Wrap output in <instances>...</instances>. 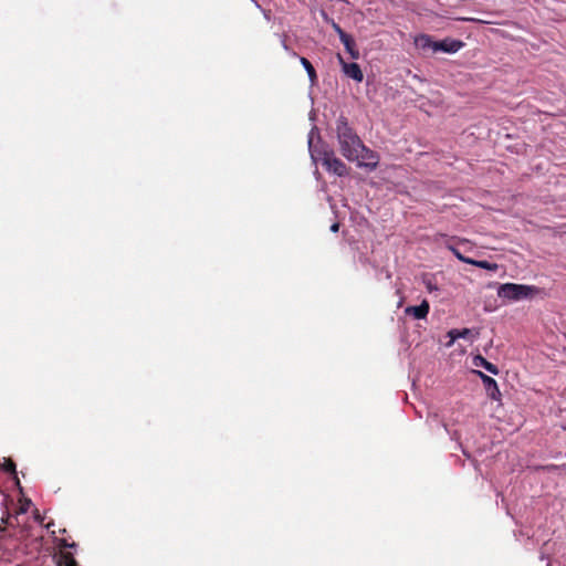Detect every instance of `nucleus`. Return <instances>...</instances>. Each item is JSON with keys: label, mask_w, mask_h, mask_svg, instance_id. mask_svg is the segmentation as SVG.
<instances>
[{"label": "nucleus", "mask_w": 566, "mask_h": 566, "mask_svg": "<svg viewBox=\"0 0 566 566\" xmlns=\"http://www.w3.org/2000/svg\"><path fill=\"white\" fill-rule=\"evenodd\" d=\"M335 132L342 155L349 161L356 160L357 149L361 148L363 142L345 116L336 119Z\"/></svg>", "instance_id": "f257e3e1"}, {"label": "nucleus", "mask_w": 566, "mask_h": 566, "mask_svg": "<svg viewBox=\"0 0 566 566\" xmlns=\"http://www.w3.org/2000/svg\"><path fill=\"white\" fill-rule=\"evenodd\" d=\"M316 132V127H313L308 135V150L314 161L319 160L325 169L338 177H345L349 174V168L344 161L335 156L334 150L328 149L325 146H314L313 138Z\"/></svg>", "instance_id": "f03ea898"}, {"label": "nucleus", "mask_w": 566, "mask_h": 566, "mask_svg": "<svg viewBox=\"0 0 566 566\" xmlns=\"http://www.w3.org/2000/svg\"><path fill=\"white\" fill-rule=\"evenodd\" d=\"M539 292V289L533 285L504 283L497 287V296L509 301H521L532 298Z\"/></svg>", "instance_id": "7ed1b4c3"}, {"label": "nucleus", "mask_w": 566, "mask_h": 566, "mask_svg": "<svg viewBox=\"0 0 566 566\" xmlns=\"http://www.w3.org/2000/svg\"><path fill=\"white\" fill-rule=\"evenodd\" d=\"M357 155L355 161H357L358 167H366L370 170L376 169L379 157L374 150L367 148L364 143L361 144V148L357 149Z\"/></svg>", "instance_id": "20e7f679"}, {"label": "nucleus", "mask_w": 566, "mask_h": 566, "mask_svg": "<svg viewBox=\"0 0 566 566\" xmlns=\"http://www.w3.org/2000/svg\"><path fill=\"white\" fill-rule=\"evenodd\" d=\"M337 59L342 66V71L347 77H350L358 83L364 80L363 71L356 62L348 63L340 54H337Z\"/></svg>", "instance_id": "39448f33"}, {"label": "nucleus", "mask_w": 566, "mask_h": 566, "mask_svg": "<svg viewBox=\"0 0 566 566\" xmlns=\"http://www.w3.org/2000/svg\"><path fill=\"white\" fill-rule=\"evenodd\" d=\"M473 373L481 378L488 396L492 400H499L501 397V392H500L496 381L492 377L483 374L480 370H473Z\"/></svg>", "instance_id": "423d86ee"}, {"label": "nucleus", "mask_w": 566, "mask_h": 566, "mask_svg": "<svg viewBox=\"0 0 566 566\" xmlns=\"http://www.w3.org/2000/svg\"><path fill=\"white\" fill-rule=\"evenodd\" d=\"M463 45H464V43L462 41L454 40V39H444L441 41H436V43L433 44V52L441 51V52H446V53H455Z\"/></svg>", "instance_id": "0eeeda50"}, {"label": "nucleus", "mask_w": 566, "mask_h": 566, "mask_svg": "<svg viewBox=\"0 0 566 566\" xmlns=\"http://www.w3.org/2000/svg\"><path fill=\"white\" fill-rule=\"evenodd\" d=\"M430 310L429 302L423 300L418 306H408L405 310V314L412 316L415 319H423L427 317Z\"/></svg>", "instance_id": "6e6552de"}, {"label": "nucleus", "mask_w": 566, "mask_h": 566, "mask_svg": "<svg viewBox=\"0 0 566 566\" xmlns=\"http://www.w3.org/2000/svg\"><path fill=\"white\" fill-rule=\"evenodd\" d=\"M340 42L344 44L345 50L350 55L353 60H357L360 56V53L357 49L356 42L352 35L347 34L346 36H342Z\"/></svg>", "instance_id": "1a4fd4ad"}, {"label": "nucleus", "mask_w": 566, "mask_h": 566, "mask_svg": "<svg viewBox=\"0 0 566 566\" xmlns=\"http://www.w3.org/2000/svg\"><path fill=\"white\" fill-rule=\"evenodd\" d=\"M473 365L484 368L492 375H497L500 373L499 368L494 364L486 360L482 355H476L473 357Z\"/></svg>", "instance_id": "9d476101"}, {"label": "nucleus", "mask_w": 566, "mask_h": 566, "mask_svg": "<svg viewBox=\"0 0 566 566\" xmlns=\"http://www.w3.org/2000/svg\"><path fill=\"white\" fill-rule=\"evenodd\" d=\"M300 61L301 64L304 66L311 83L315 84L317 81V74L312 63L306 57H301Z\"/></svg>", "instance_id": "9b49d317"}, {"label": "nucleus", "mask_w": 566, "mask_h": 566, "mask_svg": "<svg viewBox=\"0 0 566 566\" xmlns=\"http://www.w3.org/2000/svg\"><path fill=\"white\" fill-rule=\"evenodd\" d=\"M448 336L451 338V343L458 338H469L472 336V331L470 328L463 329H451L448 332Z\"/></svg>", "instance_id": "f8f14e48"}, {"label": "nucleus", "mask_w": 566, "mask_h": 566, "mask_svg": "<svg viewBox=\"0 0 566 566\" xmlns=\"http://www.w3.org/2000/svg\"><path fill=\"white\" fill-rule=\"evenodd\" d=\"M436 41L431 39V36L427 34L420 35L418 39H416V44L421 48L422 50H432L433 51V44Z\"/></svg>", "instance_id": "ddd939ff"}, {"label": "nucleus", "mask_w": 566, "mask_h": 566, "mask_svg": "<svg viewBox=\"0 0 566 566\" xmlns=\"http://www.w3.org/2000/svg\"><path fill=\"white\" fill-rule=\"evenodd\" d=\"M57 566H77V563L71 553H61L57 558Z\"/></svg>", "instance_id": "4468645a"}, {"label": "nucleus", "mask_w": 566, "mask_h": 566, "mask_svg": "<svg viewBox=\"0 0 566 566\" xmlns=\"http://www.w3.org/2000/svg\"><path fill=\"white\" fill-rule=\"evenodd\" d=\"M468 264H472L478 268L490 270V271H496L499 268V265L496 263H491L485 260L476 261V260L471 259V261H468Z\"/></svg>", "instance_id": "2eb2a0df"}, {"label": "nucleus", "mask_w": 566, "mask_h": 566, "mask_svg": "<svg viewBox=\"0 0 566 566\" xmlns=\"http://www.w3.org/2000/svg\"><path fill=\"white\" fill-rule=\"evenodd\" d=\"M449 249L451 250V252L454 254V256H455L458 260H460V261H462V262H464V263H468V261H471V259H470V258L464 256V255L460 252L459 248H457V247H452V245H449Z\"/></svg>", "instance_id": "dca6fc26"}, {"label": "nucleus", "mask_w": 566, "mask_h": 566, "mask_svg": "<svg viewBox=\"0 0 566 566\" xmlns=\"http://www.w3.org/2000/svg\"><path fill=\"white\" fill-rule=\"evenodd\" d=\"M3 470H4L6 472L12 473V474H14V475L17 474L15 463H14L12 460H10V459H8V460H6V461H4V463H3Z\"/></svg>", "instance_id": "f3484780"}, {"label": "nucleus", "mask_w": 566, "mask_h": 566, "mask_svg": "<svg viewBox=\"0 0 566 566\" xmlns=\"http://www.w3.org/2000/svg\"><path fill=\"white\" fill-rule=\"evenodd\" d=\"M30 505H31V500L25 499V500L21 503L20 507L17 510L15 514H17V515L25 514V513L28 512V510H29Z\"/></svg>", "instance_id": "a211bd4d"}, {"label": "nucleus", "mask_w": 566, "mask_h": 566, "mask_svg": "<svg viewBox=\"0 0 566 566\" xmlns=\"http://www.w3.org/2000/svg\"><path fill=\"white\" fill-rule=\"evenodd\" d=\"M332 23V28L335 30V32L338 34L339 36V40L342 39V36H346L347 33L339 27L338 23H336L334 20L331 21Z\"/></svg>", "instance_id": "6ab92c4d"}, {"label": "nucleus", "mask_w": 566, "mask_h": 566, "mask_svg": "<svg viewBox=\"0 0 566 566\" xmlns=\"http://www.w3.org/2000/svg\"><path fill=\"white\" fill-rule=\"evenodd\" d=\"M10 518H11V514L9 512H6V514L2 516L1 521L3 523H9Z\"/></svg>", "instance_id": "aec40b11"}, {"label": "nucleus", "mask_w": 566, "mask_h": 566, "mask_svg": "<svg viewBox=\"0 0 566 566\" xmlns=\"http://www.w3.org/2000/svg\"><path fill=\"white\" fill-rule=\"evenodd\" d=\"M339 229V223L335 222L331 226V231L332 232H337Z\"/></svg>", "instance_id": "412c9836"}, {"label": "nucleus", "mask_w": 566, "mask_h": 566, "mask_svg": "<svg viewBox=\"0 0 566 566\" xmlns=\"http://www.w3.org/2000/svg\"><path fill=\"white\" fill-rule=\"evenodd\" d=\"M63 547H75V543H72V544H69L65 539L62 541V544H61Z\"/></svg>", "instance_id": "4be33fe9"}, {"label": "nucleus", "mask_w": 566, "mask_h": 566, "mask_svg": "<svg viewBox=\"0 0 566 566\" xmlns=\"http://www.w3.org/2000/svg\"><path fill=\"white\" fill-rule=\"evenodd\" d=\"M562 428L566 430V421L562 424Z\"/></svg>", "instance_id": "5701e85b"}, {"label": "nucleus", "mask_w": 566, "mask_h": 566, "mask_svg": "<svg viewBox=\"0 0 566 566\" xmlns=\"http://www.w3.org/2000/svg\"><path fill=\"white\" fill-rule=\"evenodd\" d=\"M2 531H3V528L0 526V532H2Z\"/></svg>", "instance_id": "b1692460"}]
</instances>
